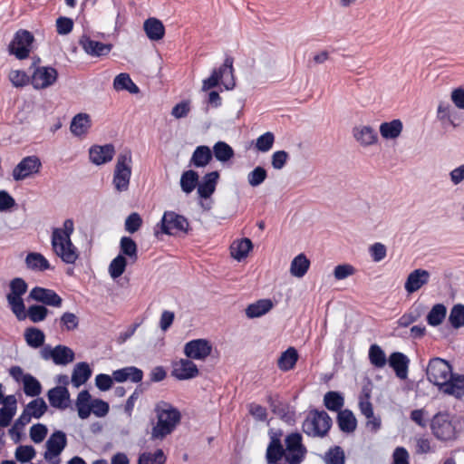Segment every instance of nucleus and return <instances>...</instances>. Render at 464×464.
Listing matches in <instances>:
<instances>
[{"label": "nucleus", "mask_w": 464, "mask_h": 464, "mask_svg": "<svg viewBox=\"0 0 464 464\" xmlns=\"http://www.w3.org/2000/svg\"><path fill=\"white\" fill-rule=\"evenodd\" d=\"M158 421L152 428L151 438L162 440L170 434L180 421V412L166 401L159 402L155 407Z\"/></svg>", "instance_id": "obj_1"}, {"label": "nucleus", "mask_w": 464, "mask_h": 464, "mask_svg": "<svg viewBox=\"0 0 464 464\" xmlns=\"http://www.w3.org/2000/svg\"><path fill=\"white\" fill-rule=\"evenodd\" d=\"M234 59L227 56L219 68L213 70L211 75L205 79V92L218 88L220 92L223 88L231 91L236 87V79L233 67Z\"/></svg>", "instance_id": "obj_2"}, {"label": "nucleus", "mask_w": 464, "mask_h": 464, "mask_svg": "<svg viewBox=\"0 0 464 464\" xmlns=\"http://www.w3.org/2000/svg\"><path fill=\"white\" fill-rule=\"evenodd\" d=\"M131 151L125 149L118 157L113 171L112 184L118 192L127 191L131 176Z\"/></svg>", "instance_id": "obj_3"}, {"label": "nucleus", "mask_w": 464, "mask_h": 464, "mask_svg": "<svg viewBox=\"0 0 464 464\" xmlns=\"http://www.w3.org/2000/svg\"><path fill=\"white\" fill-rule=\"evenodd\" d=\"M426 375L430 382L439 386L440 390L444 392L453 376L452 367L448 361L434 357L428 363Z\"/></svg>", "instance_id": "obj_4"}, {"label": "nucleus", "mask_w": 464, "mask_h": 464, "mask_svg": "<svg viewBox=\"0 0 464 464\" xmlns=\"http://www.w3.org/2000/svg\"><path fill=\"white\" fill-rule=\"evenodd\" d=\"M430 429L434 437L443 442L454 441L459 434L457 424L450 420L447 412L435 414L430 421Z\"/></svg>", "instance_id": "obj_5"}, {"label": "nucleus", "mask_w": 464, "mask_h": 464, "mask_svg": "<svg viewBox=\"0 0 464 464\" xmlns=\"http://www.w3.org/2000/svg\"><path fill=\"white\" fill-rule=\"evenodd\" d=\"M27 291V284L20 277H16L10 282V293L6 299L12 312L19 321L26 318L25 305L22 295Z\"/></svg>", "instance_id": "obj_6"}, {"label": "nucleus", "mask_w": 464, "mask_h": 464, "mask_svg": "<svg viewBox=\"0 0 464 464\" xmlns=\"http://www.w3.org/2000/svg\"><path fill=\"white\" fill-rule=\"evenodd\" d=\"M332 426V419L324 411H311L303 423V431L313 437H324Z\"/></svg>", "instance_id": "obj_7"}, {"label": "nucleus", "mask_w": 464, "mask_h": 464, "mask_svg": "<svg viewBox=\"0 0 464 464\" xmlns=\"http://www.w3.org/2000/svg\"><path fill=\"white\" fill-rule=\"evenodd\" d=\"M285 462L287 464H301L307 453L303 444L302 435L298 432H292L285 439Z\"/></svg>", "instance_id": "obj_8"}, {"label": "nucleus", "mask_w": 464, "mask_h": 464, "mask_svg": "<svg viewBox=\"0 0 464 464\" xmlns=\"http://www.w3.org/2000/svg\"><path fill=\"white\" fill-rule=\"evenodd\" d=\"M67 445L66 435L63 431H54L45 442L44 459L49 464H60V455Z\"/></svg>", "instance_id": "obj_9"}, {"label": "nucleus", "mask_w": 464, "mask_h": 464, "mask_svg": "<svg viewBox=\"0 0 464 464\" xmlns=\"http://www.w3.org/2000/svg\"><path fill=\"white\" fill-rule=\"evenodd\" d=\"M52 248L54 254L66 264H74L79 257L78 250L71 238L52 237Z\"/></svg>", "instance_id": "obj_10"}, {"label": "nucleus", "mask_w": 464, "mask_h": 464, "mask_svg": "<svg viewBox=\"0 0 464 464\" xmlns=\"http://www.w3.org/2000/svg\"><path fill=\"white\" fill-rule=\"evenodd\" d=\"M282 432L269 431L270 441L268 443L266 459L267 464H287L285 462V450L281 441Z\"/></svg>", "instance_id": "obj_11"}, {"label": "nucleus", "mask_w": 464, "mask_h": 464, "mask_svg": "<svg viewBox=\"0 0 464 464\" xmlns=\"http://www.w3.org/2000/svg\"><path fill=\"white\" fill-rule=\"evenodd\" d=\"M40 354L44 360H53L57 365H67L75 358L74 352L71 348L61 344L54 348L45 345L42 348Z\"/></svg>", "instance_id": "obj_12"}, {"label": "nucleus", "mask_w": 464, "mask_h": 464, "mask_svg": "<svg viewBox=\"0 0 464 464\" xmlns=\"http://www.w3.org/2000/svg\"><path fill=\"white\" fill-rule=\"evenodd\" d=\"M33 42L34 36L30 32L19 30L9 44V52L20 60L25 59L29 56Z\"/></svg>", "instance_id": "obj_13"}, {"label": "nucleus", "mask_w": 464, "mask_h": 464, "mask_svg": "<svg viewBox=\"0 0 464 464\" xmlns=\"http://www.w3.org/2000/svg\"><path fill=\"white\" fill-rule=\"evenodd\" d=\"M41 167L42 163L37 156H27L24 158L13 169V179L15 181L24 180L30 176L38 173Z\"/></svg>", "instance_id": "obj_14"}, {"label": "nucleus", "mask_w": 464, "mask_h": 464, "mask_svg": "<svg viewBox=\"0 0 464 464\" xmlns=\"http://www.w3.org/2000/svg\"><path fill=\"white\" fill-rule=\"evenodd\" d=\"M58 78L56 69L50 66L37 67L31 79L33 87L36 90L46 89L52 86Z\"/></svg>", "instance_id": "obj_15"}, {"label": "nucleus", "mask_w": 464, "mask_h": 464, "mask_svg": "<svg viewBox=\"0 0 464 464\" xmlns=\"http://www.w3.org/2000/svg\"><path fill=\"white\" fill-rule=\"evenodd\" d=\"M188 227L187 219L175 212H165L161 219V230L168 235H175L185 231Z\"/></svg>", "instance_id": "obj_16"}, {"label": "nucleus", "mask_w": 464, "mask_h": 464, "mask_svg": "<svg viewBox=\"0 0 464 464\" xmlns=\"http://www.w3.org/2000/svg\"><path fill=\"white\" fill-rule=\"evenodd\" d=\"M29 298L53 307H60L63 303V299L53 290L40 286L31 290Z\"/></svg>", "instance_id": "obj_17"}, {"label": "nucleus", "mask_w": 464, "mask_h": 464, "mask_svg": "<svg viewBox=\"0 0 464 464\" xmlns=\"http://www.w3.org/2000/svg\"><path fill=\"white\" fill-rule=\"evenodd\" d=\"M172 376L179 380H188L198 374L197 365L188 359H179L172 363Z\"/></svg>", "instance_id": "obj_18"}, {"label": "nucleus", "mask_w": 464, "mask_h": 464, "mask_svg": "<svg viewBox=\"0 0 464 464\" xmlns=\"http://www.w3.org/2000/svg\"><path fill=\"white\" fill-rule=\"evenodd\" d=\"M198 174L194 170L183 172L180 178L181 189L188 194L198 188V202L203 206V184L198 183Z\"/></svg>", "instance_id": "obj_19"}, {"label": "nucleus", "mask_w": 464, "mask_h": 464, "mask_svg": "<svg viewBox=\"0 0 464 464\" xmlns=\"http://www.w3.org/2000/svg\"><path fill=\"white\" fill-rule=\"evenodd\" d=\"M430 273L427 270L418 268L409 274L404 284V288L408 294H412L420 290L428 284Z\"/></svg>", "instance_id": "obj_20"}, {"label": "nucleus", "mask_w": 464, "mask_h": 464, "mask_svg": "<svg viewBox=\"0 0 464 464\" xmlns=\"http://www.w3.org/2000/svg\"><path fill=\"white\" fill-rule=\"evenodd\" d=\"M79 43L86 53L91 56L100 57L107 55L112 49V44L92 40L86 35L82 36Z\"/></svg>", "instance_id": "obj_21"}, {"label": "nucleus", "mask_w": 464, "mask_h": 464, "mask_svg": "<svg viewBox=\"0 0 464 464\" xmlns=\"http://www.w3.org/2000/svg\"><path fill=\"white\" fill-rule=\"evenodd\" d=\"M115 154V149L112 144L103 146H92L89 150L91 161L95 165H102L111 161Z\"/></svg>", "instance_id": "obj_22"}, {"label": "nucleus", "mask_w": 464, "mask_h": 464, "mask_svg": "<svg viewBox=\"0 0 464 464\" xmlns=\"http://www.w3.org/2000/svg\"><path fill=\"white\" fill-rule=\"evenodd\" d=\"M47 397L52 407L65 410L70 401V393L66 387L56 386L47 392Z\"/></svg>", "instance_id": "obj_23"}, {"label": "nucleus", "mask_w": 464, "mask_h": 464, "mask_svg": "<svg viewBox=\"0 0 464 464\" xmlns=\"http://www.w3.org/2000/svg\"><path fill=\"white\" fill-rule=\"evenodd\" d=\"M409 363V358L400 352H394L389 357L390 366L394 370L396 376L401 380L407 378Z\"/></svg>", "instance_id": "obj_24"}, {"label": "nucleus", "mask_w": 464, "mask_h": 464, "mask_svg": "<svg viewBox=\"0 0 464 464\" xmlns=\"http://www.w3.org/2000/svg\"><path fill=\"white\" fill-rule=\"evenodd\" d=\"M112 378L117 382L130 381L136 383L141 382L143 378V372L135 366H128L113 371Z\"/></svg>", "instance_id": "obj_25"}, {"label": "nucleus", "mask_w": 464, "mask_h": 464, "mask_svg": "<svg viewBox=\"0 0 464 464\" xmlns=\"http://www.w3.org/2000/svg\"><path fill=\"white\" fill-rule=\"evenodd\" d=\"M143 30L150 41H160L165 35L164 24L155 17H150L144 21Z\"/></svg>", "instance_id": "obj_26"}, {"label": "nucleus", "mask_w": 464, "mask_h": 464, "mask_svg": "<svg viewBox=\"0 0 464 464\" xmlns=\"http://www.w3.org/2000/svg\"><path fill=\"white\" fill-rule=\"evenodd\" d=\"M353 134L357 142L367 147L377 142V132L371 126H359L353 128Z\"/></svg>", "instance_id": "obj_27"}, {"label": "nucleus", "mask_w": 464, "mask_h": 464, "mask_svg": "<svg viewBox=\"0 0 464 464\" xmlns=\"http://www.w3.org/2000/svg\"><path fill=\"white\" fill-rule=\"evenodd\" d=\"M91 125L92 121L89 114L78 113L72 118L70 130L73 135L81 137L88 132Z\"/></svg>", "instance_id": "obj_28"}, {"label": "nucleus", "mask_w": 464, "mask_h": 464, "mask_svg": "<svg viewBox=\"0 0 464 464\" xmlns=\"http://www.w3.org/2000/svg\"><path fill=\"white\" fill-rule=\"evenodd\" d=\"M92 376V370L87 362H78L75 364L72 373V383L78 388L84 384Z\"/></svg>", "instance_id": "obj_29"}, {"label": "nucleus", "mask_w": 464, "mask_h": 464, "mask_svg": "<svg viewBox=\"0 0 464 464\" xmlns=\"http://www.w3.org/2000/svg\"><path fill=\"white\" fill-rule=\"evenodd\" d=\"M253 248V244L249 238H242L233 241L230 246V254L237 261L246 257L249 251Z\"/></svg>", "instance_id": "obj_30"}, {"label": "nucleus", "mask_w": 464, "mask_h": 464, "mask_svg": "<svg viewBox=\"0 0 464 464\" xmlns=\"http://www.w3.org/2000/svg\"><path fill=\"white\" fill-rule=\"evenodd\" d=\"M337 423L343 432L352 433L355 430L357 420L350 410H343L338 412Z\"/></svg>", "instance_id": "obj_31"}, {"label": "nucleus", "mask_w": 464, "mask_h": 464, "mask_svg": "<svg viewBox=\"0 0 464 464\" xmlns=\"http://www.w3.org/2000/svg\"><path fill=\"white\" fill-rule=\"evenodd\" d=\"M402 122L401 120H392L389 122H383L380 125V133L386 140L397 139L402 131Z\"/></svg>", "instance_id": "obj_32"}, {"label": "nucleus", "mask_w": 464, "mask_h": 464, "mask_svg": "<svg viewBox=\"0 0 464 464\" xmlns=\"http://www.w3.org/2000/svg\"><path fill=\"white\" fill-rule=\"evenodd\" d=\"M425 306L421 304H414L407 313L402 314L398 320V325L408 327L412 323L418 321L424 314Z\"/></svg>", "instance_id": "obj_33"}, {"label": "nucleus", "mask_w": 464, "mask_h": 464, "mask_svg": "<svg viewBox=\"0 0 464 464\" xmlns=\"http://www.w3.org/2000/svg\"><path fill=\"white\" fill-rule=\"evenodd\" d=\"M273 307V303L269 299H261L249 304L246 309V314L248 318H256L269 312Z\"/></svg>", "instance_id": "obj_34"}, {"label": "nucleus", "mask_w": 464, "mask_h": 464, "mask_svg": "<svg viewBox=\"0 0 464 464\" xmlns=\"http://www.w3.org/2000/svg\"><path fill=\"white\" fill-rule=\"evenodd\" d=\"M310 260L304 255L299 254L291 262L290 273L293 276L301 278L308 271Z\"/></svg>", "instance_id": "obj_35"}, {"label": "nucleus", "mask_w": 464, "mask_h": 464, "mask_svg": "<svg viewBox=\"0 0 464 464\" xmlns=\"http://www.w3.org/2000/svg\"><path fill=\"white\" fill-rule=\"evenodd\" d=\"M298 360L297 351L294 347H289L281 353L277 360V366L282 371H289L293 369Z\"/></svg>", "instance_id": "obj_36"}, {"label": "nucleus", "mask_w": 464, "mask_h": 464, "mask_svg": "<svg viewBox=\"0 0 464 464\" xmlns=\"http://www.w3.org/2000/svg\"><path fill=\"white\" fill-rule=\"evenodd\" d=\"M76 408L81 419H87L91 414L92 401L88 391L84 390L79 392L76 400Z\"/></svg>", "instance_id": "obj_37"}, {"label": "nucleus", "mask_w": 464, "mask_h": 464, "mask_svg": "<svg viewBox=\"0 0 464 464\" xmlns=\"http://www.w3.org/2000/svg\"><path fill=\"white\" fill-rule=\"evenodd\" d=\"M113 88L116 91H128L130 93H138L139 87L132 82L126 72L118 74L113 81Z\"/></svg>", "instance_id": "obj_38"}, {"label": "nucleus", "mask_w": 464, "mask_h": 464, "mask_svg": "<svg viewBox=\"0 0 464 464\" xmlns=\"http://www.w3.org/2000/svg\"><path fill=\"white\" fill-rule=\"evenodd\" d=\"M213 154L217 160L226 163L234 156L235 152L231 146L225 141H218L213 147Z\"/></svg>", "instance_id": "obj_39"}, {"label": "nucleus", "mask_w": 464, "mask_h": 464, "mask_svg": "<svg viewBox=\"0 0 464 464\" xmlns=\"http://www.w3.org/2000/svg\"><path fill=\"white\" fill-rule=\"evenodd\" d=\"M447 308L443 304H436L427 314V323L431 326L441 324L446 318Z\"/></svg>", "instance_id": "obj_40"}, {"label": "nucleus", "mask_w": 464, "mask_h": 464, "mask_svg": "<svg viewBox=\"0 0 464 464\" xmlns=\"http://www.w3.org/2000/svg\"><path fill=\"white\" fill-rule=\"evenodd\" d=\"M26 343L32 348H39L44 345L45 335L43 331L35 327L27 328L24 332Z\"/></svg>", "instance_id": "obj_41"}, {"label": "nucleus", "mask_w": 464, "mask_h": 464, "mask_svg": "<svg viewBox=\"0 0 464 464\" xmlns=\"http://www.w3.org/2000/svg\"><path fill=\"white\" fill-rule=\"evenodd\" d=\"M120 255L127 256L132 263L138 259V247L135 241L129 237H122L120 242Z\"/></svg>", "instance_id": "obj_42"}, {"label": "nucleus", "mask_w": 464, "mask_h": 464, "mask_svg": "<svg viewBox=\"0 0 464 464\" xmlns=\"http://www.w3.org/2000/svg\"><path fill=\"white\" fill-rule=\"evenodd\" d=\"M444 393L460 398L464 395V375L453 374Z\"/></svg>", "instance_id": "obj_43"}, {"label": "nucleus", "mask_w": 464, "mask_h": 464, "mask_svg": "<svg viewBox=\"0 0 464 464\" xmlns=\"http://www.w3.org/2000/svg\"><path fill=\"white\" fill-rule=\"evenodd\" d=\"M48 407L43 398H37L30 401L24 408V411L31 417L39 419L47 411Z\"/></svg>", "instance_id": "obj_44"}, {"label": "nucleus", "mask_w": 464, "mask_h": 464, "mask_svg": "<svg viewBox=\"0 0 464 464\" xmlns=\"http://www.w3.org/2000/svg\"><path fill=\"white\" fill-rule=\"evenodd\" d=\"M26 265L33 270L44 271L50 268L48 260L40 253H30L25 259Z\"/></svg>", "instance_id": "obj_45"}, {"label": "nucleus", "mask_w": 464, "mask_h": 464, "mask_svg": "<svg viewBox=\"0 0 464 464\" xmlns=\"http://www.w3.org/2000/svg\"><path fill=\"white\" fill-rule=\"evenodd\" d=\"M24 392L30 397H36L42 392V385L40 382L31 375L26 373L23 380Z\"/></svg>", "instance_id": "obj_46"}, {"label": "nucleus", "mask_w": 464, "mask_h": 464, "mask_svg": "<svg viewBox=\"0 0 464 464\" xmlns=\"http://www.w3.org/2000/svg\"><path fill=\"white\" fill-rule=\"evenodd\" d=\"M184 353L188 359L199 360L203 358V339L192 340L185 344Z\"/></svg>", "instance_id": "obj_47"}, {"label": "nucleus", "mask_w": 464, "mask_h": 464, "mask_svg": "<svg viewBox=\"0 0 464 464\" xmlns=\"http://www.w3.org/2000/svg\"><path fill=\"white\" fill-rule=\"evenodd\" d=\"M324 403L328 410L339 412L343 406L344 399L337 392H328L324 394Z\"/></svg>", "instance_id": "obj_48"}, {"label": "nucleus", "mask_w": 464, "mask_h": 464, "mask_svg": "<svg viewBox=\"0 0 464 464\" xmlns=\"http://www.w3.org/2000/svg\"><path fill=\"white\" fill-rule=\"evenodd\" d=\"M448 320L454 329L464 327V304H454L450 309Z\"/></svg>", "instance_id": "obj_49"}, {"label": "nucleus", "mask_w": 464, "mask_h": 464, "mask_svg": "<svg viewBox=\"0 0 464 464\" xmlns=\"http://www.w3.org/2000/svg\"><path fill=\"white\" fill-rule=\"evenodd\" d=\"M166 456L162 450L159 449L155 452H143L139 456L138 464H164Z\"/></svg>", "instance_id": "obj_50"}, {"label": "nucleus", "mask_w": 464, "mask_h": 464, "mask_svg": "<svg viewBox=\"0 0 464 464\" xmlns=\"http://www.w3.org/2000/svg\"><path fill=\"white\" fill-rule=\"evenodd\" d=\"M369 360L376 368H382L387 362L383 350L377 344L371 345L369 349Z\"/></svg>", "instance_id": "obj_51"}, {"label": "nucleus", "mask_w": 464, "mask_h": 464, "mask_svg": "<svg viewBox=\"0 0 464 464\" xmlns=\"http://www.w3.org/2000/svg\"><path fill=\"white\" fill-rule=\"evenodd\" d=\"M127 260L122 255L117 256L109 266V273L113 279L120 277L125 271Z\"/></svg>", "instance_id": "obj_52"}, {"label": "nucleus", "mask_w": 464, "mask_h": 464, "mask_svg": "<svg viewBox=\"0 0 464 464\" xmlns=\"http://www.w3.org/2000/svg\"><path fill=\"white\" fill-rule=\"evenodd\" d=\"M79 318L76 314L70 312H65L60 318V324L62 331H74L79 326Z\"/></svg>", "instance_id": "obj_53"}, {"label": "nucleus", "mask_w": 464, "mask_h": 464, "mask_svg": "<svg viewBox=\"0 0 464 464\" xmlns=\"http://www.w3.org/2000/svg\"><path fill=\"white\" fill-rule=\"evenodd\" d=\"M452 107L449 102H440L437 109V118L439 121H447L453 128H457V124L451 118Z\"/></svg>", "instance_id": "obj_54"}, {"label": "nucleus", "mask_w": 464, "mask_h": 464, "mask_svg": "<svg viewBox=\"0 0 464 464\" xmlns=\"http://www.w3.org/2000/svg\"><path fill=\"white\" fill-rule=\"evenodd\" d=\"M267 178V172L265 168L261 166L256 167L252 171L247 174V182L251 187H258Z\"/></svg>", "instance_id": "obj_55"}, {"label": "nucleus", "mask_w": 464, "mask_h": 464, "mask_svg": "<svg viewBox=\"0 0 464 464\" xmlns=\"http://www.w3.org/2000/svg\"><path fill=\"white\" fill-rule=\"evenodd\" d=\"M48 314V309L44 305L34 304L29 306L26 316L33 323H38L44 321Z\"/></svg>", "instance_id": "obj_56"}, {"label": "nucleus", "mask_w": 464, "mask_h": 464, "mask_svg": "<svg viewBox=\"0 0 464 464\" xmlns=\"http://www.w3.org/2000/svg\"><path fill=\"white\" fill-rule=\"evenodd\" d=\"M219 179V172L212 171L205 174V200L209 198L215 192L216 186Z\"/></svg>", "instance_id": "obj_57"}, {"label": "nucleus", "mask_w": 464, "mask_h": 464, "mask_svg": "<svg viewBox=\"0 0 464 464\" xmlns=\"http://www.w3.org/2000/svg\"><path fill=\"white\" fill-rule=\"evenodd\" d=\"M344 452L341 447L335 446L329 450L324 456L326 464H344Z\"/></svg>", "instance_id": "obj_58"}, {"label": "nucleus", "mask_w": 464, "mask_h": 464, "mask_svg": "<svg viewBox=\"0 0 464 464\" xmlns=\"http://www.w3.org/2000/svg\"><path fill=\"white\" fill-rule=\"evenodd\" d=\"M274 142L275 135L267 131L256 139V148L259 151L266 152L273 147Z\"/></svg>", "instance_id": "obj_59"}, {"label": "nucleus", "mask_w": 464, "mask_h": 464, "mask_svg": "<svg viewBox=\"0 0 464 464\" xmlns=\"http://www.w3.org/2000/svg\"><path fill=\"white\" fill-rule=\"evenodd\" d=\"M36 451L33 446L21 445L15 450V459L20 462H28L35 457Z\"/></svg>", "instance_id": "obj_60"}, {"label": "nucleus", "mask_w": 464, "mask_h": 464, "mask_svg": "<svg viewBox=\"0 0 464 464\" xmlns=\"http://www.w3.org/2000/svg\"><path fill=\"white\" fill-rule=\"evenodd\" d=\"M356 269L350 264L338 265L334 269V276L336 280H343L349 276H353Z\"/></svg>", "instance_id": "obj_61"}, {"label": "nucleus", "mask_w": 464, "mask_h": 464, "mask_svg": "<svg viewBox=\"0 0 464 464\" xmlns=\"http://www.w3.org/2000/svg\"><path fill=\"white\" fill-rule=\"evenodd\" d=\"M8 79L14 87H24L29 82V77L25 72L21 70H13L8 74Z\"/></svg>", "instance_id": "obj_62"}, {"label": "nucleus", "mask_w": 464, "mask_h": 464, "mask_svg": "<svg viewBox=\"0 0 464 464\" xmlns=\"http://www.w3.org/2000/svg\"><path fill=\"white\" fill-rule=\"evenodd\" d=\"M47 432L45 425L37 423L30 428V438L34 443H40L45 439Z\"/></svg>", "instance_id": "obj_63"}, {"label": "nucleus", "mask_w": 464, "mask_h": 464, "mask_svg": "<svg viewBox=\"0 0 464 464\" xmlns=\"http://www.w3.org/2000/svg\"><path fill=\"white\" fill-rule=\"evenodd\" d=\"M142 225V219L140 216L133 212L129 215L125 220V229L130 234L137 232Z\"/></svg>", "instance_id": "obj_64"}]
</instances>
